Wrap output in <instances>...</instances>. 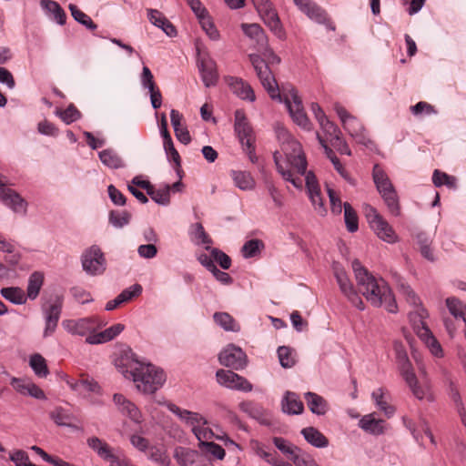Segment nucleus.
<instances>
[{
	"mask_svg": "<svg viewBox=\"0 0 466 466\" xmlns=\"http://www.w3.org/2000/svg\"><path fill=\"white\" fill-rule=\"evenodd\" d=\"M352 268L355 273L358 291L342 268L339 265H334L333 268L340 291L349 301L357 309L363 310L364 303L359 295L360 293L373 306H383L389 312L395 313L398 308L395 298L385 280L375 278L357 259L352 262Z\"/></svg>",
	"mask_w": 466,
	"mask_h": 466,
	"instance_id": "nucleus-1",
	"label": "nucleus"
},
{
	"mask_svg": "<svg viewBox=\"0 0 466 466\" xmlns=\"http://www.w3.org/2000/svg\"><path fill=\"white\" fill-rule=\"evenodd\" d=\"M276 137L280 146V151L273 154V159L279 175H314L307 172V159L300 143L280 124L274 126Z\"/></svg>",
	"mask_w": 466,
	"mask_h": 466,
	"instance_id": "nucleus-2",
	"label": "nucleus"
},
{
	"mask_svg": "<svg viewBox=\"0 0 466 466\" xmlns=\"http://www.w3.org/2000/svg\"><path fill=\"white\" fill-rule=\"evenodd\" d=\"M264 90L271 100L284 104L292 121L303 130L309 131L311 123L304 110L297 89L290 83L279 84L276 76L264 78Z\"/></svg>",
	"mask_w": 466,
	"mask_h": 466,
	"instance_id": "nucleus-3",
	"label": "nucleus"
},
{
	"mask_svg": "<svg viewBox=\"0 0 466 466\" xmlns=\"http://www.w3.org/2000/svg\"><path fill=\"white\" fill-rule=\"evenodd\" d=\"M127 378H132L138 390L154 393L166 380L164 372L152 364L135 361L122 371Z\"/></svg>",
	"mask_w": 466,
	"mask_h": 466,
	"instance_id": "nucleus-4",
	"label": "nucleus"
},
{
	"mask_svg": "<svg viewBox=\"0 0 466 466\" xmlns=\"http://www.w3.org/2000/svg\"><path fill=\"white\" fill-rule=\"evenodd\" d=\"M393 350L400 375L408 384L412 394L417 399L422 400L425 397L426 392L418 383L416 374L409 360L404 345L402 342L396 340L393 343Z\"/></svg>",
	"mask_w": 466,
	"mask_h": 466,
	"instance_id": "nucleus-5",
	"label": "nucleus"
},
{
	"mask_svg": "<svg viewBox=\"0 0 466 466\" xmlns=\"http://www.w3.org/2000/svg\"><path fill=\"white\" fill-rule=\"evenodd\" d=\"M234 129L244 151L248 155L249 160L252 163L258 161V157L255 155V137L253 129L247 119L245 112L241 109L235 111Z\"/></svg>",
	"mask_w": 466,
	"mask_h": 466,
	"instance_id": "nucleus-6",
	"label": "nucleus"
},
{
	"mask_svg": "<svg viewBox=\"0 0 466 466\" xmlns=\"http://www.w3.org/2000/svg\"><path fill=\"white\" fill-rule=\"evenodd\" d=\"M287 181L290 182L297 188L301 189L305 184L307 194L315 208L320 215L324 216L327 209L324 204V198L321 194L320 185L317 177H288Z\"/></svg>",
	"mask_w": 466,
	"mask_h": 466,
	"instance_id": "nucleus-7",
	"label": "nucleus"
},
{
	"mask_svg": "<svg viewBox=\"0 0 466 466\" xmlns=\"http://www.w3.org/2000/svg\"><path fill=\"white\" fill-rule=\"evenodd\" d=\"M334 110L339 117L344 129L349 135L360 145L370 147L372 141L368 137L362 124L350 115L342 106L336 104Z\"/></svg>",
	"mask_w": 466,
	"mask_h": 466,
	"instance_id": "nucleus-8",
	"label": "nucleus"
},
{
	"mask_svg": "<svg viewBox=\"0 0 466 466\" xmlns=\"http://www.w3.org/2000/svg\"><path fill=\"white\" fill-rule=\"evenodd\" d=\"M87 444L100 458L109 462V466H134L132 461L122 452L115 451L106 441L97 437L88 438Z\"/></svg>",
	"mask_w": 466,
	"mask_h": 466,
	"instance_id": "nucleus-9",
	"label": "nucleus"
},
{
	"mask_svg": "<svg viewBox=\"0 0 466 466\" xmlns=\"http://www.w3.org/2000/svg\"><path fill=\"white\" fill-rule=\"evenodd\" d=\"M364 215L376 235L388 243H395L398 237L392 227L382 218L375 208L370 205L364 206Z\"/></svg>",
	"mask_w": 466,
	"mask_h": 466,
	"instance_id": "nucleus-10",
	"label": "nucleus"
},
{
	"mask_svg": "<svg viewBox=\"0 0 466 466\" xmlns=\"http://www.w3.org/2000/svg\"><path fill=\"white\" fill-rule=\"evenodd\" d=\"M134 183L137 184L140 187L147 190V195L157 204L167 206L169 204V192H178L181 190L182 183L180 181L173 183L171 186L165 185L163 187H156L151 185L149 181L139 180L138 177H134Z\"/></svg>",
	"mask_w": 466,
	"mask_h": 466,
	"instance_id": "nucleus-11",
	"label": "nucleus"
},
{
	"mask_svg": "<svg viewBox=\"0 0 466 466\" xmlns=\"http://www.w3.org/2000/svg\"><path fill=\"white\" fill-rule=\"evenodd\" d=\"M83 269L89 275H101L106 270V260L101 248L92 246L81 257Z\"/></svg>",
	"mask_w": 466,
	"mask_h": 466,
	"instance_id": "nucleus-12",
	"label": "nucleus"
},
{
	"mask_svg": "<svg viewBox=\"0 0 466 466\" xmlns=\"http://www.w3.org/2000/svg\"><path fill=\"white\" fill-rule=\"evenodd\" d=\"M373 179L389 212L393 216H399L400 208L398 195L389 177H373Z\"/></svg>",
	"mask_w": 466,
	"mask_h": 466,
	"instance_id": "nucleus-13",
	"label": "nucleus"
},
{
	"mask_svg": "<svg viewBox=\"0 0 466 466\" xmlns=\"http://www.w3.org/2000/svg\"><path fill=\"white\" fill-rule=\"evenodd\" d=\"M221 365L236 370H243L248 363L247 354L235 344H228L218 354Z\"/></svg>",
	"mask_w": 466,
	"mask_h": 466,
	"instance_id": "nucleus-14",
	"label": "nucleus"
},
{
	"mask_svg": "<svg viewBox=\"0 0 466 466\" xmlns=\"http://www.w3.org/2000/svg\"><path fill=\"white\" fill-rule=\"evenodd\" d=\"M298 8L310 20L325 25L331 31H335V25L329 21L326 11L312 0H293Z\"/></svg>",
	"mask_w": 466,
	"mask_h": 466,
	"instance_id": "nucleus-15",
	"label": "nucleus"
},
{
	"mask_svg": "<svg viewBox=\"0 0 466 466\" xmlns=\"http://www.w3.org/2000/svg\"><path fill=\"white\" fill-rule=\"evenodd\" d=\"M216 379L219 385L230 390L248 392L253 389L252 384L246 378L230 370H218L216 372Z\"/></svg>",
	"mask_w": 466,
	"mask_h": 466,
	"instance_id": "nucleus-16",
	"label": "nucleus"
},
{
	"mask_svg": "<svg viewBox=\"0 0 466 466\" xmlns=\"http://www.w3.org/2000/svg\"><path fill=\"white\" fill-rule=\"evenodd\" d=\"M0 200L16 214L25 215L27 202L15 189L0 179Z\"/></svg>",
	"mask_w": 466,
	"mask_h": 466,
	"instance_id": "nucleus-17",
	"label": "nucleus"
},
{
	"mask_svg": "<svg viewBox=\"0 0 466 466\" xmlns=\"http://www.w3.org/2000/svg\"><path fill=\"white\" fill-rule=\"evenodd\" d=\"M174 457L180 466H212L210 459L185 447L176 448Z\"/></svg>",
	"mask_w": 466,
	"mask_h": 466,
	"instance_id": "nucleus-18",
	"label": "nucleus"
},
{
	"mask_svg": "<svg viewBox=\"0 0 466 466\" xmlns=\"http://www.w3.org/2000/svg\"><path fill=\"white\" fill-rule=\"evenodd\" d=\"M319 126L326 136L328 140L334 147H336L340 154L350 156V149L345 140L341 137L339 128L328 118L319 123Z\"/></svg>",
	"mask_w": 466,
	"mask_h": 466,
	"instance_id": "nucleus-19",
	"label": "nucleus"
},
{
	"mask_svg": "<svg viewBox=\"0 0 466 466\" xmlns=\"http://www.w3.org/2000/svg\"><path fill=\"white\" fill-rule=\"evenodd\" d=\"M418 321L414 320L413 329L418 337L427 345L431 352L436 356L441 357L442 355V349L438 340L433 337L431 331L423 321L422 313L419 314Z\"/></svg>",
	"mask_w": 466,
	"mask_h": 466,
	"instance_id": "nucleus-20",
	"label": "nucleus"
},
{
	"mask_svg": "<svg viewBox=\"0 0 466 466\" xmlns=\"http://www.w3.org/2000/svg\"><path fill=\"white\" fill-rule=\"evenodd\" d=\"M63 306L62 297L56 296L54 301L44 309L46 316V329L44 336H50L56 329Z\"/></svg>",
	"mask_w": 466,
	"mask_h": 466,
	"instance_id": "nucleus-21",
	"label": "nucleus"
},
{
	"mask_svg": "<svg viewBox=\"0 0 466 466\" xmlns=\"http://www.w3.org/2000/svg\"><path fill=\"white\" fill-rule=\"evenodd\" d=\"M198 67L206 87H210L217 85L218 80V74L217 71L216 62L212 58L204 56L198 59Z\"/></svg>",
	"mask_w": 466,
	"mask_h": 466,
	"instance_id": "nucleus-22",
	"label": "nucleus"
},
{
	"mask_svg": "<svg viewBox=\"0 0 466 466\" xmlns=\"http://www.w3.org/2000/svg\"><path fill=\"white\" fill-rule=\"evenodd\" d=\"M264 25L277 38L282 40L286 37L279 17L277 12L272 9L271 3L268 0H264Z\"/></svg>",
	"mask_w": 466,
	"mask_h": 466,
	"instance_id": "nucleus-23",
	"label": "nucleus"
},
{
	"mask_svg": "<svg viewBox=\"0 0 466 466\" xmlns=\"http://www.w3.org/2000/svg\"><path fill=\"white\" fill-rule=\"evenodd\" d=\"M168 410L176 414L184 423L191 428L192 432L199 427L200 424H207V420L198 412L179 408L178 406L169 403Z\"/></svg>",
	"mask_w": 466,
	"mask_h": 466,
	"instance_id": "nucleus-24",
	"label": "nucleus"
},
{
	"mask_svg": "<svg viewBox=\"0 0 466 466\" xmlns=\"http://www.w3.org/2000/svg\"><path fill=\"white\" fill-rule=\"evenodd\" d=\"M113 400L118 410L123 415L129 417L136 423L142 421V415L138 408L133 402L126 399L125 396L122 394H115Z\"/></svg>",
	"mask_w": 466,
	"mask_h": 466,
	"instance_id": "nucleus-25",
	"label": "nucleus"
},
{
	"mask_svg": "<svg viewBox=\"0 0 466 466\" xmlns=\"http://www.w3.org/2000/svg\"><path fill=\"white\" fill-rule=\"evenodd\" d=\"M100 327V323L95 318L81 319L77 321H69L67 324L68 330L76 335L86 336L87 334L92 335L97 328Z\"/></svg>",
	"mask_w": 466,
	"mask_h": 466,
	"instance_id": "nucleus-26",
	"label": "nucleus"
},
{
	"mask_svg": "<svg viewBox=\"0 0 466 466\" xmlns=\"http://www.w3.org/2000/svg\"><path fill=\"white\" fill-rule=\"evenodd\" d=\"M281 409L289 415H298L304 411V405L296 392L288 390L282 398Z\"/></svg>",
	"mask_w": 466,
	"mask_h": 466,
	"instance_id": "nucleus-27",
	"label": "nucleus"
},
{
	"mask_svg": "<svg viewBox=\"0 0 466 466\" xmlns=\"http://www.w3.org/2000/svg\"><path fill=\"white\" fill-rule=\"evenodd\" d=\"M147 17L157 27L161 28L168 36H176L177 30L172 23L158 10L148 8Z\"/></svg>",
	"mask_w": 466,
	"mask_h": 466,
	"instance_id": "nucleus-28",
	"label": "nucleus"
},
{
	"mask_svg": "<svg viewBox=\"0 0 466 466\" xmlns=\"http://www.w3.org/2000/svg\"><path fill=\"white\" fill-rule=\"evenodd\" d=\"M125 329V326L121 323L115 324L104 331L88 335L86 341L89 344H99L107 342L115 339Z\"/></svg>",
	"mask_w": 466,
	"mask_h": 466,
	"instance_id": "nucleus-29",
	"label": "nucleus"
},
{
	"mask_svg": "<svg viewBox=\"0 0 466 466\" xmlns=\"http://www.w3.org/2000/svg\"><path fill=\"white\" fill-rule=\"evenodd\" d=\"M228 86L234 94L241 99H248L249 101L255 100L254 91L251 86L244 82L241 78L229 76L227 79Z\"/></svg>",
	"mask_w": 466,
	"mask_h": 466,
	"instance_id": "nucleus-30",
	"label": "nucleus"
},
{
	"mask_svg": "<svg viewBox=\"0 0 466 466\" xmlns=\"http://www.w3.org/2000/svg\"><path fill=\"white\" fill-rule=\"evenodd\" d=\"M359 426L366 432L373 435L382 434L386 429L385 421L383 420L376 419L373 413L364 415L360 420Z\"/></svg>",
	"mask_w": 466,
	"mask_h": 466,
	"instance_id": "nucleus-31",
	"label": "nucleus"
},
{
	"mask_svg": "<svg viewBox=\"0 0 466 466\" xmlns=\"http://www.w3.org/2000/svg\"><path fill=\"white\" fill-rule=\"evenodd\" d=\"M305 400L310 411L317 415H324L329 410L327 400L317 393L309 391L304 395Z\"/></svg>",
	"mask_w": 466,
	"mask_h": 466,
	"instance_id": "nucleus-32",
	"label": "nucleus"
},
{
	"mask_svg": "<svg viewBox=\"0 0 466 466\" xmlns=\"http://www.w3.org/2000/svg\"><path fill=\"white\" fill-rule=\"evenodd\" d=\"M301 434L309 443L315 447L324 448L329 445V440L314 427L304 428Z\"/></svg>",
	"mask_w": 466,
	"mask_h": 466,
	"instance_id": "nucleus-33",
	"label": "nucleus"
},
{
	"mask_svg": "<svg viewBox=\"0 0 466 466\" xmlns=\"http://www.w3.org/2000/svg\"><path fill=\"white\" fill-rule=\"evenodd\" d=\"M70 387L79 392L99 393L100 391L98 383L93 378L84 374L76 382L70 383Z\"/></svg>",
	"mask_w": 466,
	"mask_h": 466,
	"instance_id": "nucleus-34",
	"label": "nucleus"
},
{
	"mask_svg": "<svg viewBox=\"0 0 466 466\" xmlns=\"http://www.w3.org/2000/svg\"><path fill=\"white\" fill-rule=\"evenodd\" d=\"M214 321L226 331L238 332L240 325L228 312H216Z\"/></svg>",
	"mask_w": 466,
	"mask_h": 466,
	"instance_id": "nucleus-35",
	"label": "nucleus"
},
{
	"mask_svg": "<svg viewBox=\"0 0 466 466\" xmlns=\"http://www.w3.org/2000/svg\"><path fill=\"white\" fill-rule=\"evenodd\" d=\"M1 296L11 303L25 304L27 300L25 292L19 287H7L0 289Z\"/></svg>",
	"mask_w": 466,
	"mask_h": 466,
	"instance_id": "nucleus-36",
	"label": "nucleus"
},
{
	"mask_svg": "<svg viewBox=\"0 0 466 466\" xmlns=\"http://www.w3.org/2000/svg\"><path fill=\"white\" fill-rule=\"evenodd\" d=\"M41 6L49 14L53 15V19L56 20L57 24L61 25H65L66 15L57 2L53 0H42Z\"/></svg>",
	"mask_w": 466,
	"mask_h": 466,
	"instance_id": "nucleus-37",
	"label": "nucleus"
},
{
	"mask_svg": "<svg viewBox=\"0 0 466 466\" xmlns=\"http://www.w3.org/2000/svg\"><path fill=\"white\" fill-rule=\"evenodd\" d=\"M44 283V275L38 271L34 272L28 279V285L26 289V299H35L40 292V289Z\"/></svg>",
	"mask_w": 466,
	"mask_h": 466,
	"instance_id": "nucleus-38",
	"label": "nucleus"
},
{
	"mask_svg": "<svg viewBox=\"0 0 466 466\" xmlns=\"http://www.w3.org/2000/svg\"><path fill=\"white\" fill-rule=\"evenodd\" d=\"M199 449L204 456L210 459L222 460L225 457V450L212 441H205L198 444Z\"/></svg>",
	"mask_w": 466,
	"mask_h": 466,
	"instance_id": "nucleus-39",
	"label": "nucleus"
},
{
	"mask_svg": "<svg viewBox=\"0 0 466 466\" xmlns=\"http://www.w3.org/2000/svg\"><path fill=\"white\" fill-rule=\"evenodd\" d=\"M372 400L375 401L378 408L384 412V414L390 418L395 412V408L387 402L385 393L382 388L377 389L371 394Z\"/></svg>",
	"mask_w": 466,
	"mask_h": 466,
	"instance_id": "nucleus-40",
	"label": "nucleus"
},
{
	"mask_svg": "<svg viewBox=\"0 0 466 466\" xmlns=\"http://www.w3.org/2000/svg\"><path fill=\"white\" fill-rule=\"evenodd\" d=\"M281 59L280 57L268 46L264 44V65L268 69V73L264 70V78L268 76H274L272 67L274 66L279 65Z\"/></svg>",
	"mask_w": 466,
	"mask_h": 466,
	"instance_id": "nucleus-41",
	"label": "nucleus"
},
{
	"mask_svg": "<svg viewBox=\"0 0 466 466\" xmlns=\"http://www.w3.org/2000/svg\"><path fill=\"white\" fill-rule=\"evenodd\" d=\"M241 29L245 35L250 40V45L256 48L259 45L262 35V29L258 24H241Z\"/></svg>",
	"mask_w": 466,
	"mask_h": 466,
	"instance_id": "nucleus-42",
	"label": "nucleus"
},
{
	"mask_svg": "<svg viewBox=\"0 0 466 466\" xmlns=\"http://www.w3.org/2000/svg\"><path fill=\"white\" fill-rule=\"evenodd\" d=\"M102 163L110 168H120L124 167V161L116 152L112 149H105L99 153Z\"/></svg>",
	"mask_w": 466,
	"mask_h": 466,
	"instance_id": "nucleus-43",
	"label": "nucleus"
},
{
	"mask_svg": "<svg viewBox=\"0 0 466 466\" xmlns=\"http://www.w3.org/2000/svg\"><path fill=\"white\" fill-rule=\"evenodd\" d=\"M148 459L158 463L161 466H168L170 459L167 454L166 450L159 446H149L146 451Z\"/></svg>",
	"mask_w": 466,
	"mask_h": 466,
	"instance_id": "nucleus-44",
	"label": "nucleus"
},
{
	"mask_svg": "<svg viewBox=\"0 0 466 466\" xmlns=\"http://www.w3.org/2000/svg\"><path fill=\"white\" fill-rule=\"evenodd\" d=\"M446 305L451 314L456 319H462L466 325V305L455 298H448Z\"/></svg>",
	"mask_w": 466,
	"mask_h": 466,
	"instance_id": "nucleus-45",
	"label": "nucleus"
},
{
	"mask_svg": "<svg viewBox=\"0 0 466 466\" xmlns=\"http://www.w3.org/2000/svg\"><path fill=\"white\" fill-rule=\"evenodd\" d=\"M69 10L74 19L79 24L85 25L90 30H96L97 25L84 12H82L76 5H69Z\"/></svg>",
	"mask_w": 466,
	"mask_h": 466,
	"instance_id": "nucleus-46",
	"label": "nucleus"
},
{
	"mask_svg": "<svg viewBox=\"0 0 466 466\" xmlns=\"http://www.w3.org/2000/svg\"><path fill=\"white\" fill-rule=\"evenodd\" d=\"M417 242L420 246L421 255L428 260L433 261L434 255L432 249L431 248V237L424 232L419 233L417 235Z\"/></svg>",
	"mask_w": 466,
	"mask_h": 466,
	"instance_id": "nucleus-47",
	"label": "nucleus"
},
{
	"mask_svg": "<svg viewBox=\"0 0 466 466\" xmlns=\"http://www.w3.org/2000/svg\"><path fill=\"white\" fill-rule=\"evenodd\" d=\"M344 208V219L347 229L350 232H356L359 228V220L356 211L349 203L343 204Z\"/></svg>",
	"mask_w": 466,
	"mask_h": 466,
	"instance_id": "nucleus-48",
	"label": "nucleus"
},
{
	"mask_svg": "<svg viewBox=\"0 0 466 466\" xmlns=\"http://www.w3.org/2000/svg\"><path fill=\"white\" fill-rule=\"evenodd\" d=\"M278 356L279 359V362L283 368H291L296 363V353L289 347H279L278 349Z\"/></svg>",
	"mask_w": 466,
	"mask_h": 466,
	"instance_id": "nucleus-49",
	"label": "nucleus"
},
{
	"mask_svg": "<svg viewBox=\"0 0 466 466\" xmlns=\"http://www.w3.org/2000/svg\"><path fill=\"white\" fill-rule=\"evenodd\" d=\"M131 214L127 210H111L109 212V223L115 228H123L130 221Z\"/></svg>",
	"mask_w": 466,
	"mask_h": 466,
	"instance_id": "nucleus-50",
	"label": "nucleus"
},
{
	"mask_svg": "<svg viewBox=\"0 0 466 466\" xmlns=\"http://www.w3.org/2000/svg\"><path fill=\"white\" fill-rule=\"evenodd\" d=\"M56 114L67 125L81 117L80 111L73 105H69L65 110L57 109Z\"/></svg>",
	"mask_w": 466,
	"mask_h": 466,
	"instance_id": "nucleus-51",
	"label": "nucleus"
},
{
	"mask_svg": "<svg viewBox=\"0 0 466 466\" xmlns=\"http://www.w3.org/2000/svg\"><path fill=\"white\" fill-rule=\"evenodd\" d=\"M30 366L38 377H46L48 374L46 360L40 354H35L31 357Z\"/></svg>",
	"mask_w": 466,
	"mask_h": 466,
	"instance_id": "nucleus-52",
	"label": "nucleus"
},
{
	"mask_svg": "<svg viewBox=\"0 0 466 466\" xmlns=\"http://www.w3.org/2000/svg\"><path fill=\"white\" fill-rule=\"evenodd\" d=\"M273 443L290 461L291 456H294L299 449L280 437L273 438Z\"/></svg>",
	"mask_w": 466,
	"mask_h": 466,
	"instance_id": "nucleus-53",
	"label": "nucleus"
},
{
	"mask_svg": "<svg viewBox=\"0 0 466 466\" xmlns=\"http://www.w3.org/2000/svg\"><path fill=\"white\" fill-rule=\"evenodd\" d=\"M206 249L208 251H211V257L214 259V263L217 262L218 264H219V266L223 269H228L230 268V266H231V259L222 250H220L218 248H210L209 246H207Z\"/></svg>",
	"mask_w": 466,
	"mask_h": 466,
	"instance_id": "nucleus-54",
	"label": "nucleus"
},
{
	"mask_svg": "<svg viewBox=\"0 0 466 466\" xmlns=\"http://www.w3.org/2000/svg\"><path fill=\"white\" fill-rule=\"evenodd\" d=\"M240 410L249 415L254 420H258L259 423H262V413L260 410V407L251 400L243 401L239 404Z\"/></svg>",
	"mask_w": 466,
	"mask_h": 466,
	"instance_id": "nucleus-55",
	"label": "nucleus"
},
{
	"mask_svg": "<svg viewBox=\"0 0 466 466\" xmlns=\"http://www.w3.org/2000/svg\"><path fill=\"white\" fill-rule=\"evenodd\" d=\"M199 23L203 30H205V32L211 40L217 41L219 39L220 35L216 26L214 25L213 22L211 21L208 14L201 19H199Z\"/></svg>",
	"mask_w": 466,
	"mask_h": 466,
	"instance_id": "nucleus-56",
	"label": "nucleus"
},
{
	"mask_svg": "<svg viewBox=\"0 0 466 466\" xmlns=\"http://www.w3.org/2000/svg\"><path fill=\"white\" fill-rule=\"evenodd\" d=\"M291 461L296 466H319L314 459L308 453L298 450L294 456H291Z\"/></svg>",
	"mask_w": 466,
	"mask_h": 466,
	"instance_id": "nucleus-57",
	"label": "nucleus"
},
{
	"mask_svg": "<svg viewBox=\"0 0 466 466\" xmlns=\"http://www.w3.org/2000/svg\"><path fill=\"white\" fill-rule=\"evenodd\" d=\"M193 433L199 441V443L211 441L214 438V432L208 427V421L207 424H200L199 427L193 431Z\"/></svg>",
	"mask_w": 466,
	"mask_h": 466,
	"instance_id": "nucleus-58",
	"label": "nucleus"
},
{
	"mask_svg": "<svg viewBox=\"0 0 466 466\" xmlns=\"http://www.w3.org/2000/svg\"><path fill=\"white\" fill-rule=\"evenodd\" d=\"M164 148L167 155L170 156L171 159L176 164V172L180 175V157L178 152L176 150L172 138L164 141Z\"/></svg>",
	"mask_w": 466,
	"mask_h": 466,
	"instance_id": "nucleus-59",
	"label": "nucleus"
},
{
	"mask_svg": "<svg viewBox=\"0 0 466 466\" xmlns=\"http://www.w3.org/2000/svg\"><path fill=\"white\" fill-rule=\"evenodd\" d=\"M410 112L418 116L421 115H432L436 114L434 107L427 102L420 101L416 105L410 106Z\"/></svg>",
	"mask_w": 466,
	"mask_h": 466,
	"instance_id": "nucleus-60",
	"label": "nucleus"
},
{
	"mask_svg": "<svg viewBox=\"0 0 466 466\" xmlns=\"http://www.w3.org/2000/svg\"><path fill=\"white\" fill-rule=\"evenodd\" d=\"M327 192L329 198L331 211L334 214H340L342 211V202L339 194L329 185H327Z\"/></svg>",
	"mask_w": 466,
	"mask_h": 466,
	"instance_id": "nucleus-61",
	"label": "nucleus"
},
{
	"mask_svg": "<svg viewBox=\"0 0 466 466\" xmlns=\"http://www.w3.org/2000/svg\"><path fill=\"white\" fill-rule=\"evenodd\" d=\"M141 292H142V287L139 284H136V285L132 286L131 288L123 290L117 296V298L119 299L121 303H125V302L131 300L134 297L140 295Z\"/></svg>",
	"mask_w": 466,
	"mask_h": 466,
	"instance_id": "nucleus-62",
	"label": "nucleus"
},
{
	"mask_svg": "<svg viewBox=\"0 0 466 466\" xmlns=\"http://www.w3.org/2000/svg\"><path fill=\"white\" fill-rule=\"evenodd\" d=\"M194 238L198 243L209 246L212 243V239L205 231L203 226L200 223H196L194 226Z\"/></svg>",
	"mask_w": 466,
	"mask_h": 466,
	"instance_id": "nucleus-63",
	"label": "nucleus"
},
{
	"mask_svg": "<svg viewBox=\"0 0 466 466\" xmlns=\"http://www.w3.org/2000/svg\"><path fill=\"white\" fill-rule=\"evenodd\" d=\"M242 254L244 258H249L259 254V246L258 240H249L242 247Z\"/></svg>",
	"mask_w": 466,
	"mask_h": 466,
	"instance_id": "nucleus-64",
	"label": "nucleus"
}]
</instances>
